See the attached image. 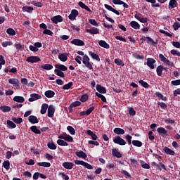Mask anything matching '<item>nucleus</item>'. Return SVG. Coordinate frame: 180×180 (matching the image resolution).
<instances>
[{"mask_svg":"<svg viewBox=\"0 0 180 180\" xmlns=\"http://www.w3.org/2000/svg\"><path fill=\"white\" fill-rule=\"evenodd\" d=\"M33 9L34 8L31 6H23L22 11L27 12L28 13H32Z\"/></svg>","mask_w":180,"mask_h":180,"instance_id":"obj_41","label":"nucleus"},{"mask_svg":"<svg viewBox=\"0 0 180 180\" xmlns=\"http://www.w3.org/2000/svg\"><path fill=\"white\" fill-rule=\"evenodd\" d=\"M80 105H81L80 101H75V102H72L69 107H70V108H74Z\"/></svg>","mask_w":180,"mask_h":180,"instance_id":"obj_50","label":"nucleus"},{"mask_svg":"<svg viewBox=\"0 0 180 180\" xmlns=\"http://www.w3.org/2000/svg\"><path fill=\"white\" fill-rule=\"evenodd\" d=\"M30 130L36 134H41V131L36 126L31 127Z\"/></svg>","mask_w":180,"mask_h":180,"instance_id":"obj_35","label":"nucleus"},{"mask_svg":"<svg viewBox=\"0 0 180 180\" xmlns=\"http://www.w3.org/2000/svg\"><path fill=\"white\" fill-rule=\"evenodd\" d=\"M8 83L13 85V86L15 89H17L18 90H19L20 89V81L18 79L11 78V79H8Z\"/></svg>","mask_w":180,"mask_h":180,"instance_id":"obj_3","label":"nucleus"},{"mask_svg":"<svg viewBox=\"0 0 180 180\" xmlns=\"http://www.w3.org/2000/svg\"><path fill=\"white\" fill-rule=\"evenodd\" d=\"M85 31L90 34H98L99 30L96 27H91V29H86Z\"/></svg>","mask_w":180,"mask_h":180,"instance_id":"obj_14","label":"nucleus"},{"mask_svg":"<svg viewBox=\"0 0 180 180\" xmlns=\"http://www.w3.org/2000/svg\"><path fill=\"white\" fill-rule=\"evenodd\" d=\"M114 63H115L118 66H122V67L124 66V62H122V60L118 58H116L115 60H114Z\"/></svg>","mask_w":180,"mask_h":180,"instance_id":"obj_44","label":"nucleus"},{"mask_svg":"<svg viewBox=\"0 0 180 180\" xmlns=\"http://www.w3.org/2000/svg\"><path fill=\"white\" fill-rule=\"evenodd\" d=\"M72 86H73V82H70L68 84H66L63 86V90H68L70 89Z\"/></svg>","mask_w":180,"mask_h":180,"instance_id":"obj_43","label":"nucleus"},{"mask_svg":"<svg viewBox=\"0 0 180 180\" xmlns=\"http://www.w3.org/2000/svg\"><path fill=\"white\" fill-rule=\"evenodd\" d=\"M156 167H157L158 170H160V171H162V169L165 171L167 170L165 165L162 162H160V164H158Z\"/></svg>","mask_w":180,"mask_h":180,"instance_id":"obj_45","label":"nucleus"},{"mask_svg":"<svg viewBox=\"0 0 180 180\" xmlns=\"http://www.w3.org/2000/svg\"><path fill=\"white\" fill-rule=\"evenodd\" d=\"M158 106H160V108L162 110H167V104H165L163 102H158Z\"/></svg>","mask_w":180,"mask_h":180,"instance_id":"obj_56","label":"nucleus"},{"mask_svg":"<svg viewBox=\"0 0 180 180\" xmlns=\"http://www.w3.org/2000/svg\"><path fill=\"white\" fill-rule=\"evenodd\" d=\"M87 100H89V95L87 94H83L80 98V101L83 103L87 101Z\"/></svg>","mask_w":180,"mask_h":180,"instance_id":"obj_55","label":"nucleus"},{"mask_svg":"<svg viewBox=\"0 0 180 180\" xmlns=\"http://www.w3.org/2000/svg\"><path fill=\"white\" fill-rule=\"evenodd\" d=\"M89 54H90L91 57L93 58V59H95L97 61H100L99 56L97 55L96 53H94L93 52H90V53H89Z\"/></svg>","mask_w":180,"mask_h":180,"instance_id":"obj_52","label":"nucleus"},{"mask_svg":"<svg viewBox=\"0 0 180 180\" xmlns=\"http://www.w3.org/2000/svg\"><path fill=\"white\" fill-rule=\"evenodd\" d=\"M28 121L31 123H32L33 124L39 123V120L37 117H35L34 115H31L30 117H28Z\"/></svg>","mask_w":180,"mask_h":180,"instance_id":"obj_22","label":"nucleus"},{"mask_svg":"<svg viewBox=\"0 0 180 180\" xmlns=\"http://www.w3.org/2000/svg\"><path fill=\"white\" fill-rule=\"evenodd\" d=\"M75 155L77 156L79 158L86 159L87 158L86 153L82 150L76 151Z\"/></svg>","mask_w":180,"mask_h":180,"instance_id":"obj_16","label":"nucleus"},{"mask_svg":"<svg viewBox=\"0 0 180 180\" xmlns=\"http://www.w3.org/2000/svg\"><path fill=\"white\" fill-rule=\"evenodd\" d=\"M12 121H13L15 124H20L23 122V120L21 117L16 118L15 117H12Z\"/></svg>","mask_w":180,"mask_h":180,"instance_id":"obj_39","label":"nucleus"},{"mask_svg":"<svg viewBox=\"0 0 180 180\" xmlns=\"http://www.w3.org/2000/svg\"><path fill=\"white\" fill-rule=\"evenodd\" d=\"M146 39H147V43L148 44H151L153 46H155L156 44H158V41H154V40L153 39H151L150 37H146Z\"/></svg>","mask_w":180,"mask_h":180,"instance_id":"obj_47","label":"nucleus"},{"mask_svg":"<svg viewBox=\"0 0 180 180\" xmlns=\"http://www.w3.org/2000/svg\"><path fill=\"white\" fill-rule=\"evenodd\" d=\"M157 131L158 133L160 134V136H162L163 137L167 136V133H168V131L163 127L158 128Z\"/></svg>","mask_w":180,"mask_h":180,"instance_id":"obj_19","label":"nucleus"},{"mask_svg":"<svg viewBox=\"0 0 180 180\" xmlns=\"http://www.w3.org/2000/svg\"><path fill=\"white\" fill-rule=\"evenodd\" d=\"M132 145H134L136 147L141 148L143 146V143L138 140H134L132 141Z\"/></svg>","mask_w":180,"mask_h":180,"instance_id":"obj_38","label":"nucleus"},{"mask_svg":"<svg viewBox=\"0 0 180 180\" xmlns=\"http://www.w3.org/2000/svg\"><path fill=\"white\" fill-rule=\"evenodd\" d=\"M7 127L8 129H15L16 128V124H14L13 121L7 120Z\"/></svg>","mask_w":180,"mask_h":180,"instance_id":"obj_34","label":"nucleus"},{"mask_svg":"<svg viewBox=\"0 0 180 180\" xmlns=\"http://www.w3.org/2000/svg\"><path fill=\"white\" fill-rule=\"evenodd\" d=\"M112 155L113 157H115L117 158H122V154L120 152L117 151L116 148H113L112 150Z\"/></svg>","mask_w":180,"mask_h":180,"instance_id":"obj_17","label":"nucleus"},{"mask_svg":"<svg viewBox=\"0 0 180 180\" xmlns=\"http://www.w3.org/2000/svg\"><path fill=\"white\" fill-rule=\"evenodd\" d=\"M43 34H47L49 36H52L53 32L51 30L46 29L45 30L43 31Z\"/></svg>","mask_w":180,"mask_h":180,"instance_id":"obj_63","label":"nucleus"},{"mask_svg":"<svg viewBox=\"0 0 180 180\" xmlns=\"http://www.w3.org/2000/svg\"><path fill=\"white\" fill-rule=\"evenodd\" d=\"M113 143L118 144L120 146H125L126 145V142L124 140V139H122L121 136H115L113 139Z\"/></svg>","mask_w":180,"mask_h":180,"instance_id":"obj_4","label":"nucleus"},{"mask_svg":"<svg viewBox=\"0 0 180 180\" xmlns=\"http://www.w3.org/2000/svg\"><path fill=\"white\" fill-rule=\"evenodd\" d=\"M51 20L53 24L57 25L58 22L63 21V18L61 15H56L51 18Z\"/></svg>","mask_w":180,"mask_h":180,"instance_id":"obj_8","label":"nucleus"},{"mask_svg":"<svg viewBox=\"0 0 180 180\" xmlns=\"http://www.w3.org/2000/svg\"><path fill=\"white\" fill-rule=\"evenodd\" d=\"M54 72H55L56 76L60 77L61 78L65 77V74L63 72L60 71L59 70H55Z\"/></svg>","mask_w":180,"mask_h":180,"instance_id":"obj_46","label":"nucleus"},{"mask_svg":"<svg viewBox=\"0 0 180 180\" xmlns=\"http://www.w3.org/2000/svg\"><path fill=\"white\" fill-rule=\"evenodd\" d=\"M71 44L77 46H83L84 45V42L82 40L78 39H72L71 41Z\"/></svg>","mask_w":180,"mask_h":180,"instance_id":"obj_9","label":"nucleus"},{"mask_svg":"<svg viewBox=\"0 0 180 180\" xmlns=\"http://www.w3.org/2000/svg\"><path fill=\"white\" fill-rule=\"evenodd\" d=\"M86 133H87L88 136H91V139H93V141H96L97 140L98 137H97L96 134H94L92 131L87 130Z\"/></svg>","mask_w":180,"mask_h":180,"instance_id":"obj_28","label":"nucleus"},{"mask_svg":"<svg viewBox=\"0 0 180 180\" xmlns=\"http://www.w3.org/2000/svg\"><path fill=\"white\" fill-rule=\"evenodd\" d=\"M6 32L10 36H15L16 34V32L13 28L7 29Z\"/></svg>","mask_w":180,"mask_h":180,"instance_id":"obj_49","label":"nucleus"},{"mask_svg":"<svg viewBox=\"0 0 180 180\" xmlns=\"http://www.w3.org/2000/svg\"><path fill=\"white\" fill-rule=\"evenodd\" d=\"M67 129L69 131V133H70V134L72 136L75 135V134H76V131H75V129L73 128V127L68 126Z\"/></svg>","mask_w":180,"mask_h":180,"instance_id":"obj_54","label":"nucleus"},{"mask_svg":"<svg viewBox=\"0 0 180 180\" xmlns=\"http://www.w3.org/2000/svg\"><path fill=\"white\" fill-rule=\"evenodd\" d=\"M41 60L38 56H30L27 57L26 61L30 63L31 64L36 63L37 62L41 61Z\"/></svg>","mask_w":180,"mask_h":180,"instance_id":"obj_5","label":"nucleus"},{"mask_svg":"<svg viewBox=\"0 0 180 180\" xmlns=\"http://www.w3.org/2000/svg\"><path fill=\"white\" fill-rule=\"evenodd\" d=\"M96 91L100 94H106V89L101 84H96Z\"/></svg>","mask_w":180,"mask_h":180,"instance_id":"obj_23","label":"nucleus"},{"mask_svg":"<svg viewBox=\"0 0 180 180\" xmlns=\"http://www.w3.org/2000/svg\"><path fill=\"white\" fill-rule=\"evenodd\" d=\"M164 153L169 155H175V152L168 147H165L163 148Z\"/></svg>","mask_w":180,"mask_h":180,"instance_id":"obj_24","label":"nucleus"},{"mask_svg":"<svg viewBox=\"0 0 180 180\" xmlns=\"http://www.w3.org/2000/svg\"><path fill=\"white\" fill-rule=\"evenodd\" d=\"M163 71V66L162 65L158 66L156 72L158 77H162Z\"/></svg>","mask_w":180,"mask_h":180,"instance_id":"obj_33","label":"nucleus"},{"mask_svg":"<svg viewBox=\"0 0 180 180\" xmlns=\"http://www.w3.org/2000/svg\"><path fill=\"white\" fill-rule=\"evenodd\" d=\"M129 25H131V27L134 30H140V25L136 21H131Z\"/></svg>","mask_w":180,"mask_h":180,"instance_id":"obj_32","label":"nucleus"},{"mask_svg":"<svg viewBox=\"0 0 180 180\" xmlns=\"http://www.w3.org/2000/svg\"><path fill=\"white\" fill-rule=\"evenodd\" d=\"M170 53L174 55V56H176L177 57H180V52H179L176 49H172L170 51Z\"/></svg>","mask_w":180,"mask_h":180,"instance_id":"obj_57","label":"nucleus"},{"mask_svg":"<svg viewBox=\"0 0 180 180\" xmlns=\"http://www.w3.org/2000/svg\"><path fill=\"white\" fill-rule=\"evenodd\" d=\"M177 3L176 0H170L169 3V9H173L176 7Z\"/></svg>","mask_w":180,"mask_h":180,"instance_id":"obj_36","label":"nucleus"},{"mask_svg":"<svg viewBox=\"0 0 180 180\" xmlns=\"http://www.w3.org/2000/svg\"><path fill=\"white\" fill-rule=\"evenodd\" d=\"M171 84H172V86H179L180 85V79L171 81Z\"/></svg>","mask_w":180,"mask_h":180,"instance_id":"obj_60","label":"nucleus"},{"mask_svg":"<svg viewBox=\"0 0 180 180\" xmlns=\"http://www.w3.org/2000/svg\"><path fill=\"white\" fill-rule=\"evenodd\" d=\"M68 54H69L68 53H59L58 59L60 60V61L65 62L68 59Z\"/></svg>","mask_w":180,"mask_h":180,"instance_id":"obj_13","label":"nucleus"},{"mask_svg":"<svg viewBox=\"0 0 180 180\" xmlns=\"http://www.w3.org/2000/svg\"><path fill=\"white\" fill-rule=\"evenodd\" d=\"M63 168L68 169V170H71L74 167V163L70 162H65L62 164Z\"/></svg>","mask_w":180,"mask_h":180,"instance_id":"obj_12","label":"nucleus"},{"mask_svg":"<svg viewBox=\"0 0 180 180\" xmlns=\"http://www.w3.org/2000/svg\"><path fill=\"white\" fill-rule=\"evenodd\" d=\"M13 101L17 103H23L25 99L22 96H15L13 97Z\"/></svg>","mask_w":180,"mask_h":180,"instance_id":"obj_29","label":"nucleus"},{"mask_svg":"<svg viewBox=\"0 0 180 180\" xmlns=\"http://www.w3.org/2000/svg\"><path fill=\"white\" fill-rule=\"evenodd\" d=\"M132 56H134V58L135 59H139V60L144 59L143 56H141V55H139V54H138V53H136L132 54Z\"/></svg>","mask_w":180,"mask_h":180,"instance_id":"obj_61","label":"nucleus"},{"mask_svg":"<svg viewBox=\"0 0 180 180\" xmlns=\"http://www.w3.org/2000/svg\"><path fill=\"white\" fill-rule=\"evenodd\" d=\"M90 58L87 55H84L83 57V63L84 64L85 67H86L89 70L93 69V65L91 64Z\"/></svg>","mask_w":180,"mask_h":180,"instance_id":"obj_2","label":"nucleus"},{"mask_svg":"<svg viewBox=\"0 0 180 180\" xmlns=\"http://www.w3.org/2000/svg\"><path fill=\"white\" fill-rule=\"evenodd\" d=\"M172 27H173L174 30L176 31L180 28V23L178 22H174Z\"/></svg>","mask_w":180,"mask_h":180,"instance_id":"obj_58","label":"nucleus"},{"mask_svg":"<svg viewBox=\"0 0 180 180\" xmlns=\"http://www.w3.org/2000/svg\"><path fill=\"white\" fill-rule=\"evenodd\" d=\"M37 165H39V167H43L45 168H49L51 166V164L47 162H37Z\"/></svg>","mask_w":180,"mask_h":180,"instance_id":"obj_27","label":"nucleus"},{"mask_svg":"<svg viewBox=\"0 0 180 180\" xmlns=\"http://www.w3.org/2000/svg\"><path fill=\"white\" fill-rule=\"evenodd\" d=\"M54 112H55L54 107H53V105H50L49 106V109H47V116L51 118L53 116H54Z\"/></svg>","mask_w":180,"mask_h":180,"instance_id":"obj_10","label":"nucleus"},{"mask_svg":"<svg viewBox=\"0 0 180 180\" xmlns=\"http://www.w3.org/2000/svg\"><path fill=\"white\" fill-rule=\"evenodd\" d=\"M55 96V92L51 90H47L45 91V96L47 98H52Z\"/></svg>","mask_w":180,"mask_h":180,"instance_id":"obj_25","label":"nucleus"},{"mask_svg":"<svg viewBox=\"0 0 180 180\" xmlns=\"http://www.w3.org/2000/svg\"><path fill=\"white\" fill-rule=\"evenodd\" d=\"M139 83L141 84V86H143L145 89L149 88V84L146 82H144L143 79L139 80Z\"/></svg>","mask_w":180,"mask_h":180,"instance_id":"obj_53","label":"nucleus"},{"mask_svg":"<svg viewBox=\"0 0 180 180\" xmlns=\"http://www.w3.org/2000/svg\"><path fill=\"white\" fill-rule=\"evenodd\" d=\"M31 4L34 5L36 7H42V3L36 1H33L32 2H31Z\"/></svg>","mask_w":180,"mask_h":180,"instance_id":"obj_62","label":"nucleus"},{"mask_svg":"<svg viewBox=\"0 0 180 180\" xmlns=\"http://www.w3.org/2000/svg\"><path fill=\"white\" fill-rule=\"evenodd\" d=\"M56 143H58V146H68V143L62 139H58L56 141Z\"/></svg>","mask_w":180,"mask_h":180,"instance_id":"obj_48","label":"nucleus"},{"mask_svg":"<svg viewBox=\"0 0 180 180\" xmlns=\"http://www.w3.org/2000/svg\"><path fill=\"white\" fill-rule=\"evenodd\" d=\"M78 15V11L77 10H72L71 11V14L68 15V18L69 20H76V18L77 17Z\"/></svg>","mask_w":180,"mask_h":180,"instance_id":"obj_15","label":"nucleus"},{"mask_svg":"<svg viewBox=\"0 0 180 180\" xmlns=\"http://www.w3.org/2000/svg\"><path fill=\"white\" fill-rule=\"evenodd\" d=\"M49 106L48 104L46 103L42 104V105L41 106L40 113L42 115H44L46 112H47V110L49 109Z\"/></svg>","mask_w":180,"mask_h":180,"instance_id":"obj_20","label":"nucleus"},{"mask_svg":"<svg viewBox=\"0 0 180 180\" xmlns=\"http://www.w3.org/2000/svg\"><path fill=\"white\" fill-rule=\"evenodd\" d=\"M47 148H49L50 150H55L57 149V146L55 145L54 143L49 142L47 143Z\"/></svg>","mask_w":180,"mask_h":180,"instance_id":"obj_40","label":"nucleus"},{"mask_svg":"<svg viewBox=\"0 0 180 180\" xmlns=\"http://www.w3.org/2000/svg\"><path fill=\"white\" fill-rule=\"evenodd\" d=\"M78 6L81 7L83 9H85L87 11V12H91V9L89 8V6H86L82 1H79Z\"/></svg>","mask_w":180,"mask_h":180,"instance_id":"obj_30","label":"nucleus"},{"mask_svg":"<svg viewBox=\"0 0 180 180\" xmlns=\"http://www.w3.org/2000/svg\"><path fill=\"white\" fill-rule=\"evenodd\" d=\"M10 165H11V163H10L9 160L3 162L2 166H3V167L5 168L6 170L10 169Z\"/></svg>","mask_w":180,"mask_h":180,"instance_id":"obj_37","label":"nucleus"},{"mask_svg":"<svg viewBox=\"0 0 180 180\" xmlns=\"http://www.w3.org/2000/svg\"><path fill=\"white\" fill-rule=\"evenodd\" d=\"M40 98H41V96H40L39 94H30V98H28V101L33 102Z\"/></svg>","mask_w":180,"mask_h":180,"instance_id":"obj_11","label":"nucleus"},{"mask_svg":"<svg viewBox=\"0 0 180 180\" xmlns=\"http://www.w3.org/2000/svg\"><path fill=\"white\" fill-rule=\"evenodd\" d=\"M172 45L174 48L180 49V42L178 41H172Z\"/></svg>","mask_w":180,"mask_h":180,"instance_id":"obj_64","label":"nucleus"},{"mask_svg":"<svg viewBox=\"0 0 180 180\" xmlns=\"http://www.w3.org/2000/svg\"><path fill=\"white\" fill-rule=\"evenodd\" d=\"M55 70H59V71H67L68 70V68L65 67L64 65H58L56 64L55 65Z\"/></svg>","mask_w":180,"mask_h":180,"instance_id":"obj_18","label":"nucleus"},{"mask_svg":"<svg viewBox=\"0 0 180 180\" xmlns=\"http://www.w3.org/2000/svg\"><path fill=\"white\" fill-rule=\"evenodd\" d=\"M121 172L122 174L124 175L126 179H130L131 177L130 173H128L127 171L122 170Z\"/></svg>","mask_w":180,"mask_h":180,"instance_id":"obj_59","label":"nucleus"},{"mask_svg":"<svg viewBox=\"0 0 180 180\" xmlns=\"http://www.w3.org/2000/svg\"><path fill=\"white\" fill-rule=\"evenodd\" d=\"M156 60H154L153 58H148L147 59V66L150 68L151 70L155 69V67L154 64H155Z\"/></svg>","mask_w":180,"mask_h":180,"instance_id":"obj_7","label":"nucleus"},{"mask_svg":"<svg viewBox=\"0 0 180 180\" xmlns=\"http://www.w3.org/2000/svg\"><path fill=\"white\" fill-rule=\"evenodd\" d=\"M113 132L115 133L117 135H124L125 133L124 129H121V128L114 129Z\"/></svg>","mask_w":180,"mask_h":180,"instance_id":"obj_26","label":"nucleus"},{"mask_svg":"<svg viewBox=\"0 0 180 180\" xmlns=\"http://www.w3.org/2000/svg\"><path fill=\"white\" fill-rule=\"evenodd\" d=\"M99 46L105 49H110V45L104 40H100L99 42H98Z\"/></svg>","mask_w":180,"mask_h":180,"instance_id":"obj_21","label":"nucleus"},{"mask_svg":"<svg viewBox=\"0 0 180 180\" xmlns=\"http://www.w3.org/2000/svg\"><path fill=\"white\" fill-rule=\"evenodd\" d=\"M0 110L3 112H9L11 110V108L7 105H1L0 107Z\"/></svg>","mask_w":180,"mask_h":180,"instance_id":"obj_31","label":"nucleus"},{"mask_svg":"<svg viewBox=\"0 0 180 180\" xmlns=\"http://www.w3.org/2000/svg\"><path fill=\"white\" fill-rule=\"evenodd\" d=\"M96 96H97V98H101V101H103V103H106V98L103 94H101L98 92H96Z\"/></svg>","mask_w":180,"mask_h":180,"instance_id":"obj_42","label":"nucleus"},{"mask_svg":"<svg viewBox=\"0 0 180 180\" xmlns=\"http://www.w3.org/2000/svg\"><path fill=\"white\" fill-rule=\"evenodd\" d=\"M63 141H65L66 142L72 143L73 142V138L72 136H70V135H65V138L63 139Z\"/></svg>","mask_w":180,"mask_h":180,"instance_id":"obj_51","label":"nucleus"},{"mask_svg":"<svg viewBox=\"0 0 180 180\" xmlns=\"http://www.w3.org/2000/svg\"><path fill=\"white\" fill-rule=\"evenodd\" d=\"M90 58L87 55H84L83 57V63L84 64L85 67H86L89 70L93 69V65L91 64Z\"/></svg>","mask_w":180,"mask_h":180,"instance_id":"obj_1","label":"nucleus"},{"mask_svg":"<svg viewBox=\"0 0 180 180\" xmlns=\"http://www.w3.org/2000/svg\"><path fill=\"white\" fill-rule=\"evenodd\" d=\"M37 68H39L40 70H42V71L44 70L46 71H49L53 69V65L51 64H45L44 65H38Z\"/></svg>","mask_w":180,"mask_h":180,"instance_id":"obj_6","label":"nucleus"}]
</instances>
